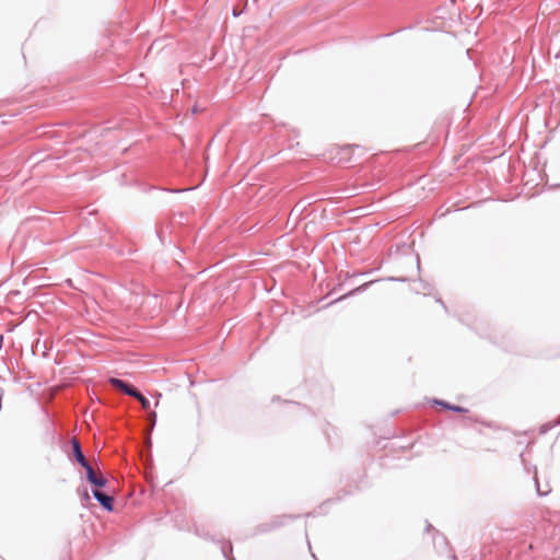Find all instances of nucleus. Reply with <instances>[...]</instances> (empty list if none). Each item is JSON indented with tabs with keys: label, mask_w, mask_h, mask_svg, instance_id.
I'll return each instance as SVG.
<instances>
[{
	"label": "nucleus",
	"mask_w": 560,
	"mask_h": 560,
	"mask_svg": "<svg viewBox=\"0 0 560 560\" xmlns=\"http://www.w3.org/2000/svg\"><path fill=\"white\" fill-rule=\"evenodd\" d=\"M92 494L105 511L112 512L114 510V498L112 495L106 494L100 489H94Z\"/></svg>",
	"instance_id": "1"
},
{
	"label": "nucleus",
	"mask_w": 560,
	"mask_h": 560,
	"mask_svg": "<svg viewBox=\"0 0 560 560\" xmlns=\"http://www.w3.org/2000/svg\"><path fill=\"white\" fill-rule=\"evenodd\" d=\"M71 446H72V454H73L74 459L80 464V466H82V467L88 466L89 462L82 452L80 442L75 438H73L71 440Z\"/></svg>",
	"instance_id": "2"
},
{
	"label": "nucleus",
	"mask_w": 560,
	"mask_h": 560,
	"mask_svg": "<svg viewBox=\"0 0 560 560\" xmlns=\"http://www.w3.org/2000/svg\"><path fill=\"white\" fill-rule=\"evenodd\" d=\"M109 383L115 387V388H118L120 389L121 392H124L126 395H130L131 392L133 390V386H131L130 384L124 382L120 378H116V377H112L109 380Z\"/></svg>",
	"instance_id": "3"
},
{
	"label": "nucleus",
	"mask_w": 560,
	"mask_h": 560,
	"mask_svg": "<svg viewBox=\"0 0 560 560\" xmlns=\"http://www.w3.org/2000/svg\"><path fill=\"white\" fill-rule=\"evenodd\" d=\"M434 402H435L436 405H440V406H442L443 408L448 409V410H452V411H454V412H466V411H467L465 408H463V407H460V406L451 405V404H448V402H446V401H443V400H434Z\"/></svg>",
	"instance_id": "4"
},
{
	"label": "nucleus",
	"mask_w": 560,
	"mask_h": 560,
	"mask_svg": "<svg viewBox=\"0 0 560 560\" xmlns=\"http://www.w3.org/2000/svg\"><path fill=\"white\" fill-rule=\"evenodd\" d=\"M373 283V281H370V282H365L359 287H357L355 289L351 290L349 293H347L346 295H343L342 298H340L339 300H342L347 296H352V295H355V294H359V293H362L364 292L371 284Z\"/></svg>",
	"instance_id": "5"
},
{
	"label": "nucleus",
	"mask_w": 560,
	"mask_h": 560,
	"mask_svg": "<svg viewBox=\"0 0 560 560\" xmlns=\"http://www.w3.org/2000/svg\"><path fill=\"white\" fill-rule=\"evenodd\" d=\"M90 483L96 488H103L107 485V479L103 476H96Z\"/></svg>",
	"instance_id": "6"
},
{
	"label": "nucleus",
	"mask_w": 560,
	"mask_h": 560,
	"mask_svg": "<svg viewBox=\"0 0 560 560\" xmlns=\"http://www.w3.org/2000/svg\"><path fill=\"white\" fill-rule=\"evenodd\" d=\"M535 483H536L537 493L540 497H545V495H547L551 491V489H550V487L548 485L545 488H541L539 482H538V480H537V477H535Z\"/></svg>",
	"instance_id": "7"
},
{
	"label": "nucleus",
	"mask_w": 560,
	"mask_h": 560,
	"mask_svg": "<svg viewBox=\"0 0 560 560\" xmlns=\"http://www.w3.org/2000/svg\"><path fill=\"white\" fill-rule=\"evenodd\" d=\"M85 469V474H86V480L89 482H91L92 480H94V478L97 476L93 469V467L91 466L90 463H88V466L83 467Z\"/></svg>",
	"instance_id": "8"
},
{
	"label": "nucleus",
	"mask_w": 560,
	"mask_h": 560,
	"mask_svg": "<svg viewBox=\"0 0 560 560\" xmlns=\"http://www.w3.org/2000/svg\"><path fill=\"white\" fill-rule=\"evenodd\" d=\"M137 400L141 404L143 409L147 410L150 408V401L142 394L140 397H138Z\"/></svg>",
	"instance_id": "9"
},
{
	"label": "nucleus",
	"mask_w": 560,
	"mask_h": 560,
	"mask_svg": "<svg viewBox=\"0 0 560 560\" xmlns=\"http://www.w3.org/2000/svg\"><path fill=\"white\" fill-rule=\"evenodd\" d=\"M129 396L138 399V397L141 396V393L137 388L133 387V390L131 392V394Z\"/></svg>",
	"instance_id": "10"
},
{
	"label": "nucleus",
	"mask_w": 560,
	"mask_h": 560,
	"mask_svg": "<svg viewBox=\"0 0 560 560\" xmlns=\"http://www.w3.org/2000/svg\"><path fill=\"white\" fill-rule=\"evenodd\" d=\"M155 419H156V413L155 412H152L151 413V420H152V424L154 425L155 423Z\"/></svg>",
	"instance_id": "11"
},
{
	"label": "nucleus",
	"mask_w": 560,
	"mask_h": 560,
	"mask_svg": "<svg viewBox=\"0 0 560 560\" xmlns=\"http://www.w3.org/2000/svg\"><path fill=\"white\" fill-rule=\"evenodd\" d=\"M83 495H84V499H86V500L90 498V497H89V493H88V491H86V490H84Z\"/></svg>",
	"instance_id": "12"
},
{
	"label": "nucleus",
	"mask_w": 560,
	"mask_h": 560,
	"mask_svg": "<svg viewBox=\"0 0 560 560\" xmlns=\"http://www.w3.org/2000/svg\"><path fill=\"white\" fill-rule=\"evenodd\" d=\"M198 112L197 107L192 108V113L196 114Z\"/></svg>",
	"instance_id": "13"
},
{
	"label": "nucleus",
	"mask_w": 560,
	"mask_h": 560,
	"mask_svg": "<svg viewBox=\"0 0 560 560\" xmlns=\"http://www.w3.org/2000/svg\"><path fill=\"white\" fill-rule=\"evenodd\" d=\"M232 560H235V559H232Z\"/></svg>",
	"instance_id": "14"
}]
</instances>
